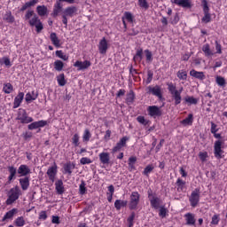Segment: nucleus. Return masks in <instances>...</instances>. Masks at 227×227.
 Segmentation results:
<instances>
[{"instance_id":"1","label":"nucleus","mask_w":227,"mask_h":227,"mask_svg":"<svg viewBox=\"0 0 227 227\" xmlns=\"http://www.w3.org/2000/svg\"><path fill=\"white\" fill-rule=\"evenodd\" d=\"M168 90L174 98L176 106H178V104L182 102V91H184V88H181L178 90H176V86H175L173 83H168Z\"/></svg>"},{"instance_id":"2","label":"nucleus","mask_w":227,"mask_h":227,"mask_svg":"<svg viewBox=\"0 0 227 227\" xmlns=\"http://www.w3.org/2000/svg\"><path fill=\"white\" fill-rule=\"evenodd\" d=\"M20 194H21L20 188H19V186L12 188L8 193V199L6 200V205H12V203H15V201H17V200H19V197L20 196Z\"/></svg>"},{"instance_id":"3","label":"nucleus","mask_w":227,"mask_h":227,"mask_svg":"<svg viewBox=\"0 0 227 227\" xmlns=\"http://www.w3.org/2000/svg\"><path fill=\"white\" fill-rule=\"evenodd\" d=\"M140 195L137 192H133L130 195L129 208L130 210H136L137 205H139Z\"/></svg>"},{"instance_id":"4","label":"nucleus","mask_w":227,"mask_h":227,"mask_svg":"<svg viewBox=\"0 0 227 227\" xmlns=\"http://www.w3.org/2000/svg\"><path fill=\"white\" fill-rule=\"evenodd\" d=\"M223 142L221 140H217L215 142V145H214V152H215V157H216V159H223V153H224V152L223 151Z\"/></svg>"},{"instance_id":"5","label":"nucleus","mask_w":227,"mask_h":227,"mask_svg":"<svg viewBox=\"0 0 227 227\" xmlns=\"http://www.w3.org/2000/svg\"><path fill=\"white\" fill-rule=\"evenodd\" d=\"M18 120H20V123H31V121H33V119L27 116L26 110L19 111Z\"/></svg>"},{"instance_id":"6","label":"nucleus","mask_w":227,"mask_h":227,"mask_svg":"<svg viewBox=\"0 0 227 227\" xmlns=\"http://www.w3.org/2000/svg\"><path fill=\"white\" fill-rule=\"evenodd\" d=\"M74 67L77 68L78 71H82V70H87V68H90L91 67V62L90 60H85V61H79L77 60L74 64Z\"/></svg>"},{"instance_id":"7","label":"nucleus","mask_w":227,"mask_h":227,"mask_svg":"<svg viewBox=\"0 0 227 227\" xmlns=\"http://www.w3.org/2000/svg\"><path fill=\"white\" fill-rule=\"evenodd\" d=\"M190 203L192 207H197L200 203V190L196 189L193 191L190 197Z\"/></svg>"},{"instance_id":"8","label":"nucleus","mask_w":227,"mask_h":227,"mask_svg":"<svg viewBox=\"0 0 227 227\" xmlns=\"http://www.w3.org/2000/svg\"><path fill=\"white\" fill-rule=\"evenodd\" d=\"M46 174L49 176V180L54 182V180H56V175H58V166L54 164L53 166L50 167Z\"/></svg>"},{"instance_id":"9","label":"nucleus","mask_w":227,"mask_h":227,"mask_svg":"<svg viewBox=\"0 0 227 227\" xmlns=\"http://www.w3.org/2000/svg\"><path fill=\"white\" fill-rule=\"evenodd\" d=\"M107 49H109V43H107L106 37H103L102 40L99 41L98 51L100 54H106V52H107Z\"/></svg>"},{"instance_id":"10","label":"nucleus","mask_w":227,"mask_h":227,"mask_svg":"<svg viewBox=\"0 0 227 227\" xmlns=\"http://www.w3.org/2000/svg\"><path fill=\"white\" fill-rule=\"evenodd\" d=\"M127 141H129V137H122L116 145V146L113 149V153H116V152H120L123 146L127 145Z\"/></svg>"},{"instance_id":"11","label":"nucleus","mask_w":227,"mask_h":227,"mask_svg":"<svg viewBox=\"0 0 227 227\" xmlns=\"http://www.w3.org/2000/svg\"><path fill=\"white\" fill-rule=\"evenodd\" d=\"M149 115L155 118L156 116H160V108L156 106H148L147 109Z\"/></svg>"},{"instance_id":"12","label":"nucleus","mask_w":227,"mask_h":227,"mask_svg":"<svg viewBox=\"0 0 227 227\" xmlns=\"http://www.w3.org/2000/svg\"><path fill=\"white\" fill-rule=\"evenodd\" d=\"M149 93L155 95V97H158V98H162V90L158 85L149 87Z\"/></svg>"},{"instance_id":"13","label":"nucleus","mask_w":227,"mask_h":227,"mask_svg":"<svg viewBox=\"0 0 227 227\" xmlns=\"http://www.w3.org/2000/svg\"><path fill=\"white\" fill-rule=\"evenodd\" d=\"M125 20H127L130 24H132V22H134V16L132 15V13L126 12H124V15L122 17L123 26H124L125 29H127V22Z\"/></svg>"},{"instance_id":"14","label":"nucleus","mask_w":227,"mask_h":227,"mask_svg":"<svg viewBox=\"0 0 227 227\" xmlns=\"http://www.w3.org/2000/svg\"><path fill=\"white\" fill-rule=\"evenodd\" d=\"M186 224L189 226H194L196 224V218L194 214L192 213H187L184 215Z\"/></svg>"},{"instance_id":"15","label":"nucleus","mask_w":227,"mask_h":227,"mask_svg":"<svg viewBox=\"0 0 227 227\" xmlns=\"http://www.w3.org/2000/svg\"><path fill=\"white\" fill-rule=\"evenodd\" d=\"M45 125H47L46 121H35L28 125V129L35 130V129H40V127H45Z\"/></svg>"},{"instance_id":"16","label":"nucleus","mask_w":227,"mask_h":227,"mask_svg":"<svg viewBox=\"0 0 227 227\" xmlns=\"http://www.w3.org/2000/svg\"><path fill=\"white\" fill-rule=\"evenodd\" d=\"M29 173H31V169H29V167L27 165H20L18 168V174L20 175V176H27Z\"/></svg>"},{"instance_id":"17","label":"nucleus","mask_w":227,"mask_h":227,"mask_svg":"<svg viewBox=\"0 0 227 227\" xmlns=\"http://www.w3.org/2000/svg\"><path fill=\"white\" fill-rule=\"evenodd\" d=\"M23 100H24V92H20L17 95V97L14 98L13 108L17 109V107H20Z\"/></svg>"},{"instance_id":"18","label":"nucleus","mask_w":227,"mask_h":227,"mask_svg":"<svg viewBox=\"0 0 227 227\" xmlns=\"http://www.w3.org/2000/svg\"><path fill=\"white\" fill-rule=\"evenodd\" d=\"M202 52H204L207 58H212L215 54L212 49H210V44H204L202 46Z\"/></svg>"},{"instance_id":"19","label":"nucleus","mask_w":227,"mask_h":227,"mask_svg":"<svg viewBox=\"0 0 227 227\" xmlns=\"http://www.w3.org/2000/svg\"><path fill=\"white\" fill-rule=\"evenodd\" d=\"M99 160H100L101 164H109V162L111 160L109 153H99Z\"/></svg>"},{"instance_id":"20","label":"nucleus","mask_w":227,"mask_h":227,"mask_svg":"<svg viewBox=\"0 0 227 227\" xmlns=\"http://www.w3.org/2000/svg\"><path fill=\"white\" fill-rule=\"evenodd\" d=\"M36 98H38V92L33 90L26 94L25 100L26 102H31L33 100H36Z\"/></svg>"},{"instance_id":"21","label":"nucleus","mask_w":227,"mask_h":227,"mask_svg":"<svg viewBox=\"0 0 227 227\" xmlns=\"http://www.w3.org/2000/svg\"><path fill=\"white\" fill-rule=\"evenodd\" d=\"M74 13H77V8L74 6L67 7L64 11L66 17H74Z\"/></svg>"},{"instance_id":"22","label":"nucleus","mask_w":227,"mask_h":227,"mask_svg":"<svg viewBox=\"0 0 227 227\" xmlns=\"http://www.w3.org/2000/svg\"><path fill=\"white\" fill-rule=\"evenodd\" d=\"M55 189H56L58 194H63V192H65V186L63 185L62 180H58L55 183Z\"/></svg>"},{"instance_id":"23","label":"nucleus","mask_w":227,"mask_h":227,"mask_svg":"<svg viewBox=\"0 0 227 227\" xmlns=\"http://www.w3.org/2000/svg\"><path fill=\"white\" fill-rule=\"evenodd\" d=\"M190 75H192V77H195V79H200V81L205 79V74L203 72H198L194 69L190 71Z\"/></svg>"},{"instance_id":"24","label":"nucleus","mask_w":227,"mask_h":227,"mask_svg":"<svg viewBox=\"0 0 227 227\" xmlns=\"http://www.w3.org/2000/svg\"><path fill=\"white\" fill-rule=\"evenodd\" d=\"M50 38L55 47H61V44L59 43V38H58L56 33H51Z\"/></svg>"},{"instance_id":"25","label":"nucleus","mask_w":227,"mask_h":227,"mask_svg":"<svg viewBox=\"0 0 227 227\" xmlns=\"http://www.w3.org/2000/svg\"><path fill=\"white\" fill-rule=\"evenodd\" d=\"M17 212H19V210H17V208H12V210H10L9 212H7L4 215L3 221H8V219H12L13 217V215H15V214H17Z\"/></svg>"},{"instance_id":"26","label":"nucleus","mask_w":227,"mask_h":227,"mask_svg":"<svg viewBox=\"0 0 227 227\" xmlns=\"http://www.w3.org/2000/svg\"><path fill=\"white\" fill-rule=\"evenodd\" d=\"M20 184L23 191H27V188L29 187V178L24 177L20 179Z\"/></svg>"},{"instance_id":"27","label":"nucleus","mask_w":227,"mask_h":227,"mask_svg":"<svg viewBox=\"0 0 227 227\" xmlns=\"http://www.w3.org/2000/svg\"><path fill=\"white\" fill-rule=\"evenodd\" d=\"M4 20H6V22H9L10 24H13V22H15V17L12 15V12L8 11L4 14Z\"/></svg>"},{"instance_id":"28","label":"nucleus","mask_w":227,"mask_h":227,"mask_svg":"<svg viewBox=\"0 0 227 227\" xmlns=\"http://www.w3.org/2000/svg\"><path fill=\"white\" fill-rule=\"evenodd\" d=\"M36 12L40 17L47 15V7L45 5H39L36 7Z\"/></svg>"},{"instance_id":"29","label":"nucleus","mask_w":227,"mask_h":227,"mask_svg":"<svg viewBox=\"0 0 227 227\" xmlns=\"http://www.w3.org/2000/svg\"><path fill=\"white\" fill-rule=\"evenodd\" d=\"M160 203H162V201L157 197H153L151 199V205L153 207V208H160Z\"/></svg>"},{"instance_id":"30","label":"nucleus","mask_w":227,"mask_h":227,"mask_svg":"<svg viewBox=\"0 0 227 227\" xmlns=\"http://www.w3.org/2000/svg\"><path fill=\"white\" fill-rule=\"evenodd\" d=\"M127 200H117L114 202V207L116 210H120L122 207H127Z\"/></svg>"},{"instance_id":"31","label":"nucleus","mask_w":227,"mask_h":227,"mask_svg":"<svg viewBox=\"0 0 227 227\" xmlns=\"http://www.w3.org/2000/svg\"><path fill=\"white\" fill-rule=\"evenodd\" d=\"M38 4V0H32L30 2H27L20 9V12H24L27 10V8H31V6H35V4Z\"/></svg>"},{"instance_id":"32","label":"nucleus","mask_w":227,"mask_h":227,"mask_svg":"<svg viewBox=\"0 0 227 227\" xmlns=\"http://www.w3.org/2000/svg\"><path fill=\"white\" fill-rule=\"evenodd\" d=\"M15 226L22 227L26 224V220L24 219V216H19L14 220Z\"/></svg>"},{"instance_id":"33","label":"nucleus","mask_w":227,"mask_h":227,"mask_svg":"<svg viewBox=\"0 0 227 227\" xmlns=\"http://www.w3.org/2000/svg\"><path fill=\"white\" fill-rule=\"evenodd\" d=\"M60 12H61V4L58 0L55 6H54V10H53L54 17H58V15H59Z\"/></svg>"},{"instance_id":"34","label":"nucleus","mask_w":227,"mask_h":227,"mask_svg":"<svg viewBox=\"0 0 227 227\" xmlns=\"http://www.w3.org/2000/svg\"><path fill=\"white\" fill-rule=\"evenodd\" d=\"M74 168H75V165L72 163H67L64 166L65 173H67L68 175H72V171Z\"/></svg>"},{"instance_id":"35","label":"nucleus","mask_w":227,"mask_h":227,"mask_svg":"<svg viewBox=\"0 0 227 227\" xmlns=\"http://www.w3.org/2000/svg\"><path fill=\"white\" fill-rule=\"evenodd\" d=\"M91 139V133L90 132V129H85L82 135V141L83 143H88Z\"/></svg>"},{"instance_id":"36","label":"nucleus","mask_w":227,"mask_h":227,"mask_svg":"<svg viewBox=\"0 0 227 227\" xmlns=\"http://www.w3.org/2000/svg\"><path fill=\"white\" fill-rule=\"evenodd\" d=\"M177 77L181 81H187V71L180 70L177 72Z\"/></svg>"},{"instance_id":"37","label":"nucleus","mask_w":227,"mask_h":227,"mask_svg":"<svg viewBox=\"0 0 227 227\" xmlns=\"http://www.w3.org/2000/svg\"><path fill=\"white\" fill-rule=\"evenodd\" d=\"M177 6H182V8H191V1L189 0H179Z\"/></svg>"},{"instance_id":"38","label":"nucleus","mask_w":227,"mask_h":227,"mask_svg":"<svg viewBox=\"0 0 227 227\" xmlns=\"http://www.w3.org/2000/svg\"><path fill=\"white\" fill-rule=\"evenodd\" d=\"M215 81H216V84H218V86H221L222 88L226 86V80L224 79V77L216 76Z\"/></svg>"},{"instance_id":"39","label":"nucleus","mask_w":227,"mask_h":227,"mask_svg":"<svg viewBox=\"0 0 227 227\" xmlns=\"http://www.w3.org/2000/svg\"><path fill=\"white\" fill-rule=\"evenodd\" d=\"M182 125H192V114H189L184 120L181 121Z\"/></svg>"},{"instance_id":"40","label":"nucleus","mask_w":227,"mask_h":227,"mask_svg":"<svg viewBox=\"0 0 227 227\" xmlns=\"http://www.w3.org/2000/svg\"><path fill=\"white\" fill-rule=\"evenodd\" d=\"M57 81H58L59 86H65V84H67V81L65 80L64 74H61L59 76H57Z\"/></svg>"},{"instance_id":"41","label":"nucleus","mask_w":227,"mask_h":227,"mask_svg":"<svg viewBox=\"0 0 227 227\" xmlns=\"http://www.w3.org/2000/svg\"><path fill=\"white\" fill-rule=\"evenodd\" d=\"M3 91H4L6 94H10L12 91H13V86L11 85V83H5L4 84Z\"/></svg>"},{"instance_id":"42","label":"nucleus","mask_w":227,"mask_h":227,"mask_svg":"<svg viewBox=\"0 0 227 227\" xmlns=\"http://www.w3.org/2000/svg\"><path fill=\"white\" fill-rule=\"evenodd\" d=\"M63 67H64V64L61 60H56L54 62L55 70H57L58 72H61V70H63Z\"/></svg>"},{"instance_id":"43","label":"nucleus","mask_w":227,"mask_h":227,"mask_svg":"<svg viewBox=\"0 0 227 227\" xmlns=\"http://www.w3.org/2000/svg\"><path fill=\"white\" fill-rule=\"evenodd\" d=\"M176 185H177V191L182 192L185 187V182H184L182 179L179 178L176 181Z\"/></svg>"},{"instance_id":"44","label":"nucleus","mask_w":227,"mask_h":227,"mask_svg":"<svg viewBox=\"0 0 227 227\" xmlns=\"http://www.w3.org/2000/svg\"><path fill=\"white\" fill-rule=\"evenodd\" d=\"M9 180H13V177L15 176V175H17V168H15L14 167H9Z\"/></svg>"},{"instance_id":"45","label":"nucleus","mask_w":227,"mask_h":227,"mask_svg":"<svg viewBox=\"0 0 227 227\" xmlns=\"http://www.w3.org/2000/svg\"><path fill=\"white\" fill-rule=\"evenodd\" d=\"M56 56H58V58H60V59H63L64 61H67L68 59V56L64 54L62 51H57Z\"/></svg>"},{"instance_id":"46","label":"nucleus","mask_w":227,"mask_h":227,"mask_svg":"<svg viewBox=\"0 0 227 227\" xmlns=\"http://www.w3.org/2000/svg\"><path fill=\"white\" fill-rule=\"evenodd\" d=\"M30 26H35V24H38L40 22V20L38 19L36 14H34V17L29 20Z\"/></svg>"},{"instance_id":"47","label":"nucleus","mask_w":227,"mask_h":227,"mask_svg":"<svg viewBox=\"0 0 227 227\" xmlns=\"http://www.w3.org/2000/svg\"><path fill=\"white\" fill-rule=\"evenodd\" d=\"M199 157L202 162H207V159H208V153L207 152H200L199 153Z\"/></svg>"},{"instance_id":"48","label":"nucleus","mask_w":227,"mask_h":227,"mask_svg":"<svg viewBox=\"0 0 227 227\" xmlns=\"http://www.w3.org/2000/svg\"><path fill=\"white\" fill-rule=\"evenodd\" d=\"M79 139H80V137H79V134L75 133L73 137H72V143L74 146H79Z\"/></svg>"},{"instance_id":"49","label":"nucleus","mask_w":227,"mask_h":227,"mask_svg":"<svg viewBox=\"0 0 227 227\" xmlns=\"http://www.w3.org/2000/svg\"><path fill=\"white\" fill-rule=\"evenodd\" d=\"M153 171V165H148L147 167H145V168L143 171V175H145V176H148L149 173H152Z\"/></svg>"},{"instance_id":"50","label":"nucleus","mask_w":227,"mask_h":227,"mask_svg":"<svg viewBox=\"0 0 227 227\" xmlns=\"http://www.w3.org/2000/svg\"><path fill=\"white\" fill-rule=\"evenodd\" d=\"M134 92L133 91H129V93L127 95V98H126V102L128 104H132V102H134Z\"/></svg>"},{"instance_id":"51","label":"nucleus","mask_w":227,"mask_h":227,"mask_svg":"<svg viewBox=\"0 0 227 227\" xmlns=\"http://www.w3.org/2000/svg\"><path fill=\"white\" fill-rule=\"evenodd\" d=\"M79 192L80 194H86V183L82 181L79 186Z\"/></svg>"},{"instance_id":"52","label":"nucleus","mask_w":227,"mask_h":227,"mask_svg":"<svg viewBox=\"0 0 227 227\" xmlns=\"http://www.w3.org/2000/svg\"><path fill=\"white\" fill-rule=\"evenodd\" d=\"M0 63H4L5 67H12V62L10 61V59L8 57H4L0 59Z\"/></svg>"},{"instance_id":"53","label":"nucleus","mask_w":227,"mask_h":227,"mask_svg":"<svg viewBox=\"0 0 227 227\" xmlns=\"http://www.w3.org/2000/svg\"><path fill=\"white\" fill-rule=\"evenodd\" d=\"M143 59V51H137V54L134 56L135 61H141Z\"/></svg>"},{"instance_id":"54","label":"nucleus","mask_w":227,"mask_h":227,"mask_svg":"<svg viewBox=\"0 0 227 227\" xmlns=\"http://www.w3.org/2000/svg\"><path fill=\"white\" fill-rule=\"evenodd\" d=\"M34 17H35V11H27L25 15L26 20H30Z\"/></svg>"},{"instance_id":"55","label":"nucleus","mask_w":227,"mask_h":227,"mask_svg":"<svg viewBox=\"0 0 227 227\" xmlns=\"http://www.w3.org/2000/svg\"><path fill=\"white\" fill-rule=\"evenodd\" d=\"M81 164L85 165V164H91V159L88 157H83L80 160Z\"/></svg>"},{"instance_id":"56","label":"nucleus","mask_w":227,"mask_h":227,"mask_svg":"<svg viewBox=\"0 0 227 227\" xmlns=\"http://www.w3.org/2000/svg\"><path fill=\"white\" fill-rule=\"evenodd\" d=\"M137 121H138V123H141L142 125H148V121H146V119H145V117L143 116H138L137 118Z\"/></svg>"},{"instance_id":"57","label":"nucleus","mask_w":227,"mask_h":227,"mask_svg":"<svg viewBox=\"0 0 227 227\" xmlns=\"http://www.w3.org/2000/svg\"><path fill=\"white\" fill-rule=\"evenodd\" d=\"M185 102H188V104H198V99L192 97H187L185 98Z\"/></svg>"},{"instance_id":"58","label":"nucleus","mask_w":227,"mask_h":227,"mask_svg":"<svg viewBox=\"0 0 227 227\" xmlns=\"http://www.w3.org/2000/svg\"><path fill=\"white\" fill-rule=\"evenodd\" d=\"M211 18H210V13H205L204 17L202 18V22H205V24H208L210 22Z\"/></svg>"},{"instance_id":"59","label":"nucleus","mask_w":227,"mask_h":227,"mask_svg":"<svg viewBox=\"0 0 227 227\" xmlns=\"http://www.w3.org/2000/svg\"><path fill=\"white\" fill-rule=\"evenodd\" d=\"M39 219L41 221H45L47 219V212L46 211H41L39 213Z\"/></svg>"},{"instance_id":"60","label":"nucleus","mask_w":227,"mask_h":227,"mask_svg":"<svg viewBox=\"0 0 227 227\" xmlns=\"http://www.w3.org/2000/svg\"><path fill=\"white\" fill-rule=\"evenodd\" d=\"M211 224H219V215H213Z\"/></svg>"},{"instance_id":"61","label":"nucleus","mask_w":227,"mask_h":227,"mask_svg":"<svg viewBox=\"0 0 227 227\" xmlns=\"http://www.w3.org/2000/svg\"><path fill=\"white\" fill-rule=\"evenodd\" d=\"M215 51H216V54H222V47L221 44H219V43L217 41H215Z\"/></svg>"},{"instance_id":"62","label":"nucleus","mask_w":227,"mask_h":227,"mask_svg":"<svg viewBox=\"0 0 227 227\" xmlns=\"http://www.w3.org/2000/svg\"><path fill=\"white\" fill-rule=\"evenodd\" d=\"M138 3L141 8H148V3L146 2V0H138Z\"/></svg>"},{"instance_id":"63","label":"nucleus","mask_w":227,"mask_h":227,"mask_svg":"<svg viewBox=\"0 0 227 227\" xmlns=\"http://www.w3.org/2000/svg\"><path fill=\"white\" fill-rule=\"evenodd\" d=\"M168 210L165 207H160V213L159 215L160 217H166V214H167Z\"/></svg>"},{"instance_id":"64","label":"nucleus","mask_w":227,"mask_h":227,"mask_svg":"<svg viewBox=\"0 0 227 227\" xmlns=\"http://www.w3.org/2000/svg\"><path fill=\"white\" fill-rule=\"evenodd\" d=\"M145 54L147 61H152V51L145 50Z\"/></svg>"}]
</instances>
